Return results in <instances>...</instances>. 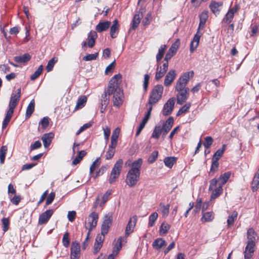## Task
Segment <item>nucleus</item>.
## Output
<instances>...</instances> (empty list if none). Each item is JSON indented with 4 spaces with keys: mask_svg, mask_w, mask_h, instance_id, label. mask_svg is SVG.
Segmentation results:
<instances>
[{
    "mask_svg": "<svg viewBox=\"0 0 259 259\" xmlns=\"http://www.w3.org/2000/svg\"><path fill=\"white\" fill-rule=\"evenodd\" d=\"M111 223V215L110 214H108L105 217V219L102 225L101 232L102 234H106L108 233Z\"/></svg>",
    "mask_w": 259,
    "mask_h": 259,
    "instance_id": "14",
    "label": "nucleus"
},
{
    "mask_svg": "<svg viewBox=\"0 0 259 259\" xmlns=\"http://www.w3.org/2000/svg\"><path fill=\"white\" fill-rule=\"evenodd\" d=\"M176 160L177 158L174 157H168L164 158V162L166 166L171 168L176 162Z\"/></svg>",
    "mask_w": 259,
    "mask_h": 259,
    "instance_id": "38",
    "label": "nucleus"
},
{
    "mask_svg": "<svg viewBox=\"0 0 259 259\" xmlns=\"http://www.w3.org/2000/svg\"><path fill=\"white\" fill-rule=\"evenodd\" d=\"M174 124V119L172 117H170L168 118V119L165 122L163 125L166 127H167L169 129H171Z\"/></svg>",
    "mask_w": 259,
    "mask_h": 259,
    "instance_id": "61",
    "label": "nucleus"
},
{
    "mask_svg": "<svg viewBox=\"0 0 259 259\" xmlns=\"http://www.w3.org/2000/svg\"><path fill=\"white\" fill-rule=\"evenodd\" d=\"M169 204L165 205L163 203H160L159 206V210L161 211L162 217L165 218L169 214Z\"/></svg>",
    "mask_w": 259,
    "mask_h": 259,
    "instance_id": "29",
    "label": "nucleus"
},
{
    "mask_svg": "<svg viewBox=\"0 0 259 259\" xmlns=\"http://www.w3.org/2000/svg\"><path fill=\"white\" fill-rule=\"evenodd\" d=\"M80 245L76 242L72 243L71 247V258L78 259L80 255Z\"/></svg>",
    "mask_w": 259,
    "mask_h": 259,
    "instance_id": "16",
    "label": "nucleus"
},
{
    "mask_svg": "<svg viewBox=\"0 0 259 259\" xmlns=\"http://www.w3.org/2000/svg\"><path fill=\"white\" fill-rule=\"evenodd\" d=\"M142 162V159L139 158L132 163V168L128 172L126 178V183L130 187L135 186L139 181L140 174V169Z\"/></svg>",
    "mask_w": 259,
    "mask_h": 259,
    "instance_id": "2",
    "label": "nucleus"
},
{
    "mask_svg": "<svg viewBox=\"0 0 259 259\" xmlns=\"http://www.w3.org/2000/svg\"><path fill=\"white\" fill-rule=\"evenodd\" d=\"M149 119L148 118H147L146 116H144V117L143 118L142 121L141 122V123L137 130V133L136 134V136H138L140 135L141 131L143 130V129L144 128L145 125L148 122Z\"/></svg>",
    "mask_w": 259,
    "mask_h": 259,
    "instance_id": "40",
    "label": "nucleus"
},
{
    "mask_svg": "<svg viewBox=\"0 0 259 259\" xmlns=\"http://www.w3.org/2000/svg\"><path fill=\"white\" fill-rule=\"evenodd\" d=\"M176 77V71L174 69L170 70L165 76L164 84L165 87L169 86Z\"/></svg>",
    "mask_w": 259,
    "mask_h": 259,
    "instance_id": "18",
    "label": "nucleus"
},
{
    "mask_svg": "<svg viewBox=\"0 0 259 259\" xmlns=\"http://www.w3.org/2000/svg\"><path fill=\"white\" fill-rule=\"evenodd\" d=\"M201 204H202L201 199V198L197 199V201H196V204L195 206V208L193 210L195 212V213H197L200 211V210L201 209Z\"/></svg>",
    "mask_w": 259,
    "mask_h": 259,
    "instance_id": "62",
    "label": "nucleus"
},
{
    "mask_svg": "<svg viewBox=\"0 0 259 259\" xmlns=\"http://www.w3.org/2000/svg\"><path fill=\"white\" fill-rule=\"evenodd\" d=\"M54 137V134L53 133L45 134L41 137L44 146L45 148H47L51 144L53 139Z\"/></svg>",
    "mask_w": 259,
    "mask_h": 259,
    "instance_id": "21",
    "label": "nucleus"
},
{
    "mask_svg": "<svg viewBox=\"0 0 259 259\" xmlns=\"http://www.w3.org/2000/svg\"><path fill=\"white\" fill-rule=\"evenodd\" d=\"M98 56V53H96L93 54H88L83 58V60L86 61L96 60Z\"/></svg>",
    "mask_w": 259,
    "mask_h": 259,
    "instance_id": "50",
    "label": "nucleus"
},
{
    "mask_svg": "<svg viewBox=\"0 0 259 259\" xmlns=\"http://www.w3.org/2000/svg\"><path fill=\"white\" fill-rule=\"evenodd\" d=\"M170 225L168 224L163 223L160 227V233L162 235L165 234L170 229Z\"/></svg>",
    "mask_w": 259,
    "mask_h": 259,
    "instance_id": "47",
    "label": "nucleus"
},
{
    "mask_svg": "<svg viewBox=\"0 0 259 259\" xmlns=\"http://www.w3.org/2000/svg\"><path fill=\"white\" fill-rule=\"evenodd\" d=\"M141 18V16L139 13L136 14L134 16L132 22V28L135 29H136L139 25L140 22V19Z\"/></svg>",
    "mask_w": 259,
    "mask_h": 259,
    "instance_id": "39",
    "label": "nucleus"
},
{
    "mask_svg": "<svg viewBox=\"0 0 259 259\" xmlns=\"http://www.w3.org/2000/svg\"><path fill=\"white\" fill-rule=\"evenodd\" d=\"M119 29V24L117 20L115 19L110 28V35L112 38H115Z\"/></svg>",
    "mask_w": 259,
    "mask_h": 259,
    "instance_id": "28",
    "label": "nucleus"
},
{
    "mask_svg": "<svg viewBox=\"0 0 259 259\" xmlns=\"http://www.w3.org/2000/svg\"><path fill=\"white\" fill-rule=\"evenodd\" d=\"M158 151H154L152 153L151 155L148 158V161L149 163H152L154 162L157 158L158 157Z\"/></svg>",
    "mask_w": 259,
    "mask_h": 259,
    "instance_id": "54",
    "label": "nucleus"
},
{
    "mask_svg": "<svg viewBox=\"0 0 259 259\" xmlns=\"http://www.w3.org/2000/svg\"><path fill=\"white\" fill-rule=\"evenodd\" d=\"M49 123V118L48 117H44L39 122L42 128H46Z\"/></svg>",
    "mask_w": 259,
    "mask_h": 259,
    "instance_id": "57",
    "label": "nucleus"
},
{
    "mask_svg": "<svg viewBox=\"0 0 259 259\" xmlns=\"http://www.w3.org/2000/svg\"><path fill=\"white\" fill-rule=\"evenodd\" d=\"M223 6V2H216L212 1L210 2L209 7L211 11L215 15L219 14Z\"/></svg>",
    "mask_w": 259,
    "mask_h": 259,
    "instance_id": "13",
    "label": "nucleus"
},
{
    "mask_svg": "<svg viewBox=\"0 0 259 259\" xmlns=\"http://www.w3.org/2000/svg\"><path fill=\"white\" fill-rule=\"evenodd\" d=\"M247 245L244 251V259H250L254 252L255 242L257 239V234L252 228H249L247 233Z\"/></svg>",
    "mask_w": 259,
    "mask_h": 259,
    "instance_id": "4",
    "label": "nucleus"
},
{
    "mask_svg": "<svg viewBox=\"0 0 259 259\" xmlns=\"http://www.w3.org/2000/svg\"><path fill=\"white\" fill-rule=\"evenodd\" d=\"M104 138L106 142L108 141L110 135V128L108 126L103 127Z\"/></svg>",
    "mask_w": 259,
    "mask_h": 259,
    "instance_id": "52",
    "label": "nucleus"
},
{
    "mask_svg": "<svg viewBox=\"0 0 259 259\" xmlns=\"http://www.w3.org/2000/svg\"><path fill=\"white\" fill-rule=\"evenodd\" d=\"M189 89L178 91V94L177 96L178 104L182 105L187 100L189 96Z\"/></svg>",
    "mask_w": 259,
    "mask_h": 259,
    "instance_id": "17",
    "label": "nucleus"
},
{
    "mask_svg": "<svg viewBox=\"0 0 259 259\" xmlns=\"http://www.w3.org/2000/svg\"><path fill=\"white\" fill-rule=\"evenodd\" d=\"M110 21H104L100 22L96 27V29L98 32H101L107 30L110 26Z\"/></svg>",
    "mask_w": 259,
    "mask_h": 259,
    "instance_id": "26",
    "label": "nucleus"
},
{
    "mask_svg": "<svg viewBox=\"0 0 259 259\" xmlns=\"http://www.w3.org/2000/svg\"><path fill=\"white\" fill-rule=\"evenodd\" d=\"M3 224V230L6 232L9 229V220L8 218H3L2 220Z\"/></svg>",
    "mask_w": 259,
    "mask_h": 259,
    "instance_id": "51",
    "label": "nucleus"
},
{
    "mask_svg": "<svg viewBox=\"0 0 259 259\" xmlns=\"http://www.w3.org/2000/svg\"><path fill=\"white\" fill-rule=\"evenodd\" d=\"M166 49L167 46L165 45L160 46L158 50V54L156 55V61L157 62H158L162 58Z\"/></svg>",
    "mask_w": 259,
    "mask_h": 259,
    "instance_id": "36",
    "label": "nucleus"
},
{
    "mask_svg": "<svg viewBox=\"0 0 259 259\" xmlns=\"http://www.w3.org/2000/svg\"><path fill=\"white\" fill-rule=\"evenodd\" d=\"M115 68V61L110 63L106 68L105 73L106 74L112 72Z\"/></svg>",
    "mask_w": 259,
    "mask_h": 259,
    "instance_id": "60",
    "label": "nucleus"
},
{
    "mask_svg": "<svg viewBox=\"0 0 259 259\" xmlns=\"http://www.w3.org/2000/svg\"><path fill=\"white\" fill-rule=\"evenodd\" d=\"M163 91V87L162 85H156L152 89L148 100L149 105H153L156 104L161 98Z\"/></svg>",
    "mask_w": 259,
    "mask_h": 259,
    "instance_id": "6",
    "label": "nucleus"
},
{
    "mask_svg": "<svg viewBox=\"0 0 259 259\" xmlns=\"http://www.w3.org/2000/svg\"><path fill=\"white\" fill-rule=\"evenodd\" d=\"M166 71H164L162 69V67L158 66L157 68V71L155 75V79L158 80L162 78L164 74H165Z\"/></svg>",
    "mask_w": 259,
    "mask_h": 259,
    "instance_id": "43",
    "label": "nucleus"
},
{
    "mask_svg": "<svg viewBox=\"0 0 259 259\" xmlns=\"http://www.w3.org/2000/svg\"><path fill=\"white\" fill-rule=\"evenodd\" d=\"M218 166H219L218 160L212 159L210 173H211V172L213 173L215 171H217V170L218 168Z\"/></svg>",
    "mask_w": 259,
    "mask_h": 259,
    "instance_id": "53",
    "label": "nucleus"
},
{
    "mask_svg": "<svg viewBox=\"0 0 259 259\" xmlns=\"http://www.w3.org/2000/svg\"><path fill=\"white\" fill-rule=\"evenodd\" d=\"M191 106L190 103H187L184 106H183L182 108L180 109L179 111L177 113V116L180 115L183 113H186L188 111L190 107Z\"/></svg>",
    "mask_w": 259,
    "mask_h": 259,
    "instance_id": "48",
    "label": "nucleus"
},
{
    "mask_svg": "<svg viewBox=\"0 0 259 259\" xmlns=\"http://www.w3.org/2000/svg\"><path fill=\"white\" fill-rule=\"evenodd\" d=\"M121 242L122 238L120 237L117 239V242L113 248L112 253L109 255L107 259H114V257L118 254L121 248Z\"/></svg>",
    "mask_w": 259,
    "mask_h": 259,
    "instance_id": "20",
    "label": "nucleus"
},
{
    "mask_svg": "<svg viewBox=\"0 0 259 259\" xmlns=\"http://www.w3.org/2000/svg\"><path fill=\"white\" fill-rule=\"evenodd\" d=\"M31 59V56L29 54H24L22 56H16L14 58V61L19 63H25L29 61Z\"/></svg>",
    "mask_w": 259,
    "mask_h": 259,
    "instance_id": "23",
    "label": "nucleus"
},
{
    "mask_svg": "<svg viewBox=\"0 0 259 259\" xmlns=\"http://www.w3.org/2000/svg\"><path fill=\"white\" fill-rule=\"evenodd\" d=\"M166 245V242L162 238H157L155 239L152 243L153 248L156 250L160 249Z\"/></svg>",
    "mask_w": 259,
    "mask_h": 259,
    "instance_id": "25",
    "label": "nucleus"
},
{
    "mask_svg": "<svg viewBox=\"0 0 259 259\" xmlns=\"http://www.w3.org/2000/svg\"><path fill=\"white\" fill-rule=\"evenodd\" d=\"M87 101V98L85 96H81L78 100L77 102V104L76 107L75 108V110H77L80 109L84 106Z\"/></svg>",
    "mask_w": 259,
    "mask_h": 259,
    "instance_id": "34",
    "label": "nucleus"
},
{
    "mask_svg": "<svg viewBox=\"0 0 259 259\" xmlns=\"http://www.w3.org/2000/svg\"><path fill=\"white\" fill-rule=\"evenodd\" d=\"M100 158H98L92 164L90 169V174H92L93 171L95 170L96 168L98 167L100 164Z\"/></svg>",
    "mask_w": 259,
    "mask_h": 259,
    "instance_id": "49",
    "label": "nucleus"
},
{
    "mask_svg": "<svg viewBox=\"0 0 259 259\" xmlns=\"http://www.w3.org/2000/svg\"><path fill=\"white\" fill-rule=\"evenodd\" d=\"M109 195L110 193L106 192L103 195H99L96 198V202L94 207L96 208L98 204H100V206L102 207L107 202Z\"/></svg>",
    "mask_w": 259,
    "mask_h": 259,
    "instance_id": "22",
    "label": "nucleus"
},
{
    "mask_svg": "<svg viewBox=\"0 0 259 259\" xmlns=\"http://www.w3.org/2000/svg\"><path fill=\"white\" fill-rule=\"evenodd\" d=\"M35 102L34 100H32L28 105L26 112V117L29 118L33 113L34 110Z\"/></svg>",
    "mask_w": 259,
    "mask_h": 259,
    "instance_id": "31",
    "label": "nucleus"
},
{
    "mask_svg": "<svg viewBox=\"0 0 259 259\" xmlns=\"http://www.w3.org/2000/svg\"><path fill=\"white\" fill-rule=\"evenodd\" d=\"M175 104V99L171 98L169 99L163 106L162 113L163 115L167 116L170 114L174 109Z\"/></svg>",
    "mask_w": 259,
    "mask_h": 259,
    "instance_id": "12",
    "label": "nucleus"
},
{
    "mask_svg": "<svg viewBox=\"0 0 259 259\" xmlns=\"http://www.w3.org/2000/svg\"><path fill=\"white\" fill-rule=\"evenodd\" d=\"M123 161L122 159H119L117 161L113 167L109 179V182L113 184L118 178L122 169Z\"/></svg>",
    "mask_w": 259,
    "mask_h": 259,
    "instance_id": "8",
    "label": "nucleus"
},
{
    "mask_svg": "<svg viewBox=\"0 0 259 259\" xmlns=\"http://www.w3.org/2000/svg\"><path fill=\"white\" fill-rule=\"evenodd\" d=\"M98 217V214L95 212H92L88 217L85 228L89 230V232L97 226Z\"/></svg>",
    "mask_w": 259,
    "mask_h": 259,
    "instance_id": "9",
    "label": "nucleus"
},
{
    "mask_svg": "<svg viewBox=\"0 0 259 259\" xmlns=\"http://www.w3.org/2000/svg\"><path fill=\"white\" fill-rule=\"evenodd\" d=\"M161 134H163L162 126L159 125H156L152 134V137L158 139Z\"/></svg>",
    "mask_w": 259,
    "mask_h": 259,
    "instance_id": "32",
    "label": "nucleus"
},
{
    "mask_svg": "<svg viewBox=\"0 0 259 259\" xmlns=\"http://www.w3.org/2000/svg\"><path fill=\"white\" fill-rule=\"evenodd\" d=\"M180 45L179 39H177L174 43L172 44L168 52L166 54L164 58L165 61H168L171 57L176 53Z\"/></svg>",
    "mask_w": 259,
    "mask_h": 259,
    "instance_id": "10",
    "label": "nucleus"
},
{
    "mask_svg": "<svg viewBox=\"0 0 259 259\" xmlns=\"http://www.w3.org/2000/svg\"><path fill=\"white\" fill-rule=\"evenodd\" d=\"M121 75L116 74L109 81L107 93L109 96L113 94V106L119 107L123 103V94L119 84L121 81Z\"/></svg>",
    "mask_w": 259,
    "mask_h": 259,
    "instance_id": "1",
    "label": "nucleus"
},
{
    "mask_svg": "<svg viewBox=\"0 0 259 259\" xmlns=\"http://www.w3.org/2000/svg\"><path fill=\"white\" fill-rule=\"evenodd\" d=\"M231 176V172L228 171L221 175L218 179V185L223 186L226 183Z\"/></svg>",
    "mask_w": 259,
    "mask_h": 259,
    "instance_id": "27",
    "label": "nucleus"
},
{
    "mask_svg": "<svg viewBox=\"0 0 259 259\" xmlns=\"http://www.w3.org/2000/svg\"><path fill=\"white\" fill-rule=\"evenodd\" d=\"M55 196V193H54V192L51 193L49 194V195L48 196V197H47L46 204L47 205L50 204L54 200Z\"/></svg>",
    "mask_w": 259,
    "mask_h": 259,
    "instance_id": "63",
    "label": "nucleus"
},
{
    "mask_svg": "<svg viewBox=\"0 0 259 259\" xmlns=\"http://www.w3.org/2000/svg\"><path fill=\"white\" fill-rule=\"evenodd\" d=\"M53 213V210L49 209L42 213L39 217L38 224L42 225L46 224Z\"/></svg>",
    "mask_w": 259,
    "mask_h": 259,
    "instance_id": "15",
    "label": "nucleus"
},
{
    "mask_svg": "<svg viewBox=\"0 0 259 259\" xmlns=\"http://www.w3.org/2000/svg\"><path fill=\"white\" fill-rule=\"evenodd\" d=\"M213 142V139L211 137H206L205 138V141L203 144L205 148H208L211 145Z\"/></svg>",
    "mask_w": 259,
    "mask_h": 259,
    "instance_id": "55",
    "label": "nucleus"
},
{
    "mask_svg": "<svg viewBox=\"0 0 259 259\" xmlns=\"http://www.w3.org/2000/svg\"><path fill=\"white\" fill-rule=\"evenodd\" d=\"M200 23L197 33L195 34L193 40L190 44V50L191 53H193L198 46L200 38L202 35V33L199 31L201 27L203 28L206 20L208 17V12L207 11H203L200 15Z\"/></svg>",
    "mask_w": 259,
    "mask_h": 259,
    "instance_id": "5",
    "label": "nucleus"
},
{
    "mask_svg": "<svg viewBox=\"0 0 259 259\" xmlns=\"http://www.w3.org/2000/svg\"><path fill=\"white\" fill-rule=\"evenodd\" d=\"M58 61V58L53 57L52 59H51L48 63V64L46 67V69L48 72H50L52 70L54 65Z\"/></svg>",
    "mask_w": 259,
    "mask_h": 259,
    "instance_id": "42",
    "label": "nucleus"
},
{
    "mask_svg": "<svg viewBox=\"0 0 259 259\" xmlns=\"http://www.w3.org/2000/svg\"><path fill=\"white\" fill-rule=\"evenodd\" d=\"M194 74L193 71L186 72L183 74L178 80L175 87L176 91H181L189 89L186 85L190 77H192Z\"/></svg>",
    "mask_w": 259,
    "mask_h": 259,
    "instance_id": "7",
    "label": "nucleus"
},
{
    "mask_svg": "<svg viewBox=\"0 0 259 259\" xmlns=\"http://www.w3.org/2000/svg\"><path fill=\"white\" fill-rule=\"evenodd\" d=\"M92 123L91 122H89V123L83 124L81 127H80L79 130L76 132V135H79L81 133L83 132L84 130L90 128L92 126Z\"/></svg>",
    "mask_w": 259,
    "mask_h": 259,
    "instance_id": "56",
    "label": "nucleus"
},
{
    "mask_svg": "<svg viewBox=\"0 0 259 259\" xmlns=\"http://www.w3.org/2000/svg\"><path fill=\"white\" fill-rule=\"evenodd\" d=\"M259 188V178L254 177L252 184L251 189L253 192H255Z\"/></svg>",
    "mask_w": 259,
    "mask_h": 259,
    "instance_id": "46",
    "label": "nucleus"
},
{
    "mask_svg": "<svg viewBox=\"0 0 259 259\" xmlns=\"http://www.w3.org/2000/svg\"><path fill=\"white\" fill-rule=\"evenodd\" d=\"M203 212V216L201 218V221L203 222H210L213 220L214 214L212 212L209 211L206 212Z\"/></svg>",
    "mask_w": 259,
    "mask_h": 259,
    "instance_id": "30",
    "label": "nucleus"
},
{
    "mask_svg": "<svg viewBox=\"0 0 259 259\" xmlns=\"http://www.w3.org/2000/svg\"><path fill=\"white\" fill-rule=\"evenodd\" d=\"M21 97V89H17L15 93H13L11 95L10 101L9 104V110H8L6 116L3 122V128H5L13 114L14 110L17 106Z\"/></svg>",
    "mask_w": 259,
    "mask_h": 259,
    "instance_id": "3",
    "label": "nucleus"
},
{
    "mask_svg": "<svg viewBox=\"0 0 259 259\" xmlns=\"http://www.w3.org/2000/svg\"><path fill=\"white\" fill-rule=\"evenodd\" d=\"M115 153V149L109 147L108 151L106 152L105 155L106 159H110L113 157Z\"/></svg>",
    "mask_w": 259,
    "mask_h": 259,
    "instance_id": "59",
    "label": "nucleus"
},
{
    "mask_svg": "<svg viewBox=\"0 0 259 259\" xmlns=\"http://www.w3.org/2000/svg\"><path fill=\"white\" fill-rule=\"evenodd\" d=\"M108 93H107V89L101 96V105L102 106H107L108 104L109 98L107 97Z\"/></svg>",
    "mask_w": 259,
    "mask_h": 259,
    "instance_id": "44",
    "label": "nucleus"
},
{
    "mask_svg": "<svg viewBox=\"0 0 259 259\" xmlns=\"http://www.w3.org/2000/svg\"><path fill=\"white\" fill-rule=\"evenodd\" d=\"M238 10V7L237 6H235L233 8H230L223 18L222 23L226 24H230L234 18L235 13L237 12Z\"/></svg>",
    "mask_w": 259,
    "mask_h": 259,
    "instance_id": "11",
    "label": "nucleus"
},
{
    "mask_svg": "<svg viewBox=\"0 0 259 259\" xmlns=\"http://www.w3.org/2000/svg\"><path fill=\"white\" fill-rule=\"evenodd\" d=\"M212 191L211 194V199H214L219 197L220 194L222 193L223 188L222 186L219 185L216 188L213 189Z\"/></svg>",
    "mask_w": 259,
    "mask_h": 259,
    "instance_id": "33",
    "label": "nucleus"
},
{
    "mask_svg": "<svg viewBox=\"0 0 259 259\" xmlns=\"http://www.w3.org/2000/svg\"><path fill=\"white\" fill-rule=\"evenodd\" d=\"M150 79V76L148 74H145L144 75V83H143V87L145 91H147L148 84H149V81Z\"/></svg>",
    "mask_w": 259,
    "mask_h": 259,
    "instance_id": "64",
    "label": "nucleus"
},
{
    "mask_svg": "<svg viewBox=\"0 0 259 259\" xmlns=\"http://www.w3.org/2000/svg\"><path fill=\"white\" fill-rule=\"evenodd\" d=\"M97 37V34L96 31H91L88 37V46L92 48L94 47L95 43V40Z\"/></svg>",
    "mask_w": 259,
    "mask_h": 259,
    "instance_id": "24",
    "label": "nucleus"
},
{
    "mask_svg": "<svg viewBox=\"0 0 259 259\" xmlns=\"http://www.w3.org/2000/svg\"><path fill=\"white\" fill-rule=\"evenodd\" d=\"M209 190H212L213 189L217 188V185L218 184V180L213 179L209 182Z\"/></svg>",
    "mask_w": 259,
    "mask_h": 259,
    "instance_id": "58",
    "label": "nucleus"
},
{
    "mask_svg": "<svg viewBox=\"0 0 259 259\" xmlns=\"http://www.w3.org/2000/svg\"><path fill=\"white\" fill-rule=\"evenodd\" d=\"M226 148V145H223L222 149H218L216 152L214 154L212 159L219 160L220 158L222 156L224 151Z\"/></svg>",
    "mask_w": 259,
    "mask_h": 259,
    "instance_id": "37",
    "label": "nucleus"
},
{
    "mask_svg": "<svg viewBox=\"0 0 259 259\" xmlns=\"http://www.w3.org/2000/svg\"><path fill=\"white\" fill-rule=\"evenodd\" d=\"M238 215L237 211H233L227 220V225L228 227H230L233 225L235 220H236Z\"/></svg>",
    "mask_w": 259,
    "mask_h": 259,
    "instance_id": "35",
    "label": "nucleus"
},
{
    "mask_svg": "<svg viewBox=\"0 0 259 259\" xmlns=\"http://www.w3.org/2000/svg\"><path fill=\"white\" fill-rule=\"evenodd\" d=\"M137 220V219L136 216H134L130 219L125 229L126 235L128 236L133 232L134 228L136 225Z\"/></svg>",
    "mask_w": 259,
    "mask_h": 259,
    "instance_id": "19",
    "label": "nucleus"
},
{
    "mask_svg": "<svg viewBox=\"0 0 259 259\" xmlns=\"http://www.w3.org/2000/svg\"><path fill=\"white\" fill-rule=\"evenodd\" d=\"M158 213L156 212L152 213L149 218L148 225L149 227H152L154 225L155 221L158 218Z\"/></svg>",
    "mask_w": 259,
    "mask_h": 259,
    "instance_id": "45",
    "label": "nucleus"
},
{
    "mask_svg": "<svg viewBox=\"0 0 259 259\" xmlns=\"http://www.w3.org/2000/svg\"><path fill=\"white\" fill-rule=\"evenodd\" d=\"M7 150L6 146H3L0 149V162L1 163H4Z\"/></svg>",
    "mask_w": 259,
    "mask_h": 259,
    "instance_id": "41",
    "label": "nucleus"
}]
</instances>
